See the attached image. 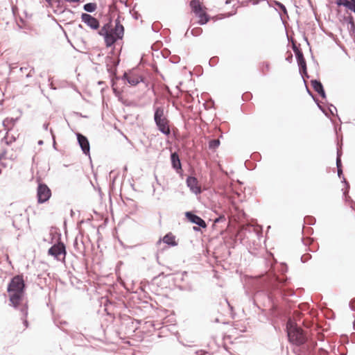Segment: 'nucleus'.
Returning a JSON list of instances; mask_svg holds the SVG:
<instances>
[{"mask_svg":"<svg viewBox=\"0 0 355 355\" xmlns=\"http://www.w3.org/2000/svg\"><path fill=\"white\" fill-rule=\"evenodd\" d=\"M37 143H38L39 145H42L44 142H43L42 140H40V141H38Z\"/></svg>","mask_w":355,"mask_h":355,"instance_id":"41","label":"nucleus"},{"mask_svg":"<svg viewBox=\"0 0 355 355\" xmlns=\"http://www.w3.org/2000/svg\"><path fill=\"white\" fill-rule=\"evenodd\" d=\"M196 16L199 17L198 23L201 25L207 24L209 21V16L205 12H202L196 15Z\"/></svg>","mask_w":355,"mask_h":355,"instance_id":"20","label":"nucleus"},{"mask_svg":"<svg viewBox=\"0 0 355 355\" xmlns=\"http://www.w3.org/2000/svg\"><path fill=\"white\" fill-rule=\"evenodd\" d=\"M105 42L107 46H112L116 41L118 40L112 33H110L106 37H104Z\"/></svg>","mask_w":355,"mask_h":355,"instance_id":"19","label":"nucleus"},{"mask_svg":"<svg viewBox=\"0 0 355 355\" xmlns=\"http://www.w3.org/2000/svg\"><path fill=\"white\" fill-rule=\"evenodd\" d=\"M112 33L118 40L122 39L124 34V28L118 19L115 21L114 28L112 30Z\"/></svg>","mask_w":355,"mask_h":355,"instance_id":"12","label":"nucleus"},{"mask_svg":"<svg viewBox=\"0 0 355 355\" xmlns=\"http://www.w3.org/2000/svg\"><path fill=\"white\" fill-rule=\"evenodd\" d=\"M46 2H48V3H49V2H50L51 0H46Z\"/></svg>","mask_w":355,"mask_h":355,"instance_id":"47","label":"nucleus"},{"mask_svg":"<svg viewBox=\"0 0 355 355\" xmlns=\"http://www.w3.org/2000/svg\"><path fill=\"white\" fill-rule=\"evenodd\" d=\"M337 170H338V177L340 178H343V182L346 184L347 189H349V185L348 182L346 181L345 178L343 176V169H342V168H337ZM347 192H348V190H347L346 191H344L343 194L345 196Z\"/></svg>","mask_w":355,"mask_h":355,"instance_id":"24","label":"nucleus"},{"mask_svg":"<svg viewBox=\"0 0 355 355\" xmlns=\"http://www.w3.org/2000/svg\"><path fill=\"white\" fill-rule=\"evenodd\" d=\"M171 160L173 168L176 171L177 173H180L182 170V164L177 153H172L171 155Z\"/></svg>","mask_w":355,"mask_h":355,"instance_id":"13","label":"nucleus"},{"mask_svg":"<svg viewBox=\"0 0 355 355\" xmlns=\"http://www.w3.org/2000/svg\"><path fill=\"white\" fill-rule=\"evenodd\" d=\"M329 111L332 115H334V112H337V109L334 105H330L329 107Z\"/></svg>","mask_w":355,"mask_h":355,"instance_id":"31","label":"nucleus"},{"mask_svg":"<svg viewBox=\"0 0 355 355\" xmlns=\"http://www.w3.org/2000/svg\"><path fill=\"white\" fill-rule=\"evenodd\" d=\"M193 230L195 232H198V231H200V227H199V226H198V227H196V226H194V227H193Z\"/></svg>","mask_w":355,"mask_h":355,"instance_id":"39","label":"nucleus"},{"mask_svg":"<svg viewBox=\"0 0 355 355\" xmlns=\"http://www.w3.org/2000/svg\"><path fill=\"white\" fill-rule=\"evenodd\" d=\"M287 279H280L276 275H273L269 280L268 288L266 291V295L268 300L272 304H274L276 295L284 296V290L282 286L286 283Z\"/></svg>","mask_w":355,"mask_h":355,"instance_id":"2","label":"nucleus"},{"mask_svg":"<svg viewBox=\"0 0 355 355\" xmlns=\"http://www.w3.org/2000/svg\"><path fill=\"white\" fill-rule=\"evenodd\" d=\"M349 23L350 24L351 28L353 30V28H355V23H354V19H353V18L352 17L349 19Z\"/></svg>","mask_w":355,"mask_h":355,"instance_id":"34","label":"nucleus"},{"mask_svg":"<svg viewBox=\"0 0 355 355\" xmlns=\"http://www.w3.org/2000/svg\"><path fill=\"white\" fill-rule=\"evenodd\" d=\"M311 258V256L309 254H304L301 257V261L302 262L304 263L306 262L308 260H309Z\"/></svg>","mask_w":355,"mask_h":355,"instance_id":"30","label":"nucleus"},{"mask_svg":"<svg viewBox=\"0 0 355 355\" xmlns=\"http://www.w3.org/2000/svg\"><path fill=\"white\" fill-rule=\"evenodd\" d=\"M340 153L339 150L337 152V158H336V167L337 168H342V163L340 159Z\"/></svg>","mask_w":355,"mask_h":355,"instance_id":"26","label":"nucleus"},{"mask_svg":"<svg viewBox=\"0 0 355 355\" xmlns=\"http://www.w3.org/2000/svg\"><path fill=\"white\" fill-rule=\"evenodd\" d=\"M187 185L190 189V190L192 191V193L195 194H198L201 193V189L198 186V180L191 176H189L187 178Z\"/></svg>","mask_w":355,"mask_h":355,"instance_id":"11","label":"nucleus"},{"mask_svg":"<svg viewBox=\"0 0 355 355\" xmlns=\"http://www.w3.org/2000/svg\"><path fill=\"white\" fill-rule=\"evenodd\" d=\"M154 121L157 129L164 135H168L171 133L168 120L164 115V108L157 107L155 108Z\"/></svg>","mask_w":355,"mask_h":355,"instance_id":"3","label":"nucleus"},{"mask_svg":"<svg viewBox=\"0 0 355 355\" xmlns=\"http://www.w3.org/2000/svg\"><path fill=\"white\" fill-rule=\"evenodd\" d=\"M4 139L6 140V142L9 144L10 143H12V141H15V137L12 136L10 138L9 137L8 133L7 132V135L4 137Z\"/></svg>","mask_w":355,"mask_h":355,"instance_id":"29","label":"nucleus"},{"mask_svg":"<svg viewBox=\"0 0 355 355\" xmlns=\"http://www.w3.org/2000/svg\"><path fill=\"white\" fill-rule=\"evenodd\" d=\"M263 294V291H257L256 293H255V297L257 298H259L261 295Z\"/></svg>","mask_w":355,"mask_h":355,"instance_id":"35","label":"nucleus"},{"mask_svg":"<svg viewBox=\"0 0 355 355\" xmlns=\"http://www.w3.org/2000/svg\"><path fill=\"white\" fill-rule=\"evenodd\" d=\"M109 26L107 24L104 25L98 32V34L104 37L109 35Z\"/></svg>","mask_w":355,"mask_h":355,"instance_id":"23","label":"nucleus"},{"mask_svg":"<svg viewBox=\"0 0 355 355\" xmlns=\"http://www.w3.org/2000/svg\"><path fill=\"white\" fill-rule=\"evenodd\" d=\"M81 20L93 30H97L100 26L98 20L89 14L83 13L81 15Z\"/></svg>","mask_w":355,"mask_h":355,"instance_id":"8","label":"nucleus"},{"mask_svg":"<svg viewBox=\"0 0 355 355\" xmlns=\"http://www.w3.org/2000/svg\"><path fill=\"white\" fill-rule=\"evenodd\" d=\"M311 85H312L314 90L316 92H318V94H320V96L322 98H326V94H325L324 89L323 88V85H322V84L321 83V82L320 80H311Z\"/></svg>","mask_w":355,"mask_h":355,"instance_id":"14","label":"nucleus"},{"mask_svg":"<svg viewBox=\"0 0 355 355\" xmlns=\"http://www.w3.org/2000/svg\"><path fill=\"white\" fill-rule=\"evenodd\" d=\"M293 55L291 54L288 58H286V60L291 62L292 60Z\"/></svg>","mask_w":355,"mask_h":355,"instance_id":"38","label":"nucleus"},{"mask_svg":"<svg viewBox=\"0 0 355 355\" xmlns=\"http://www.w3.org/2000/svg\"><path fill=\"white\" fill-rule=\"evenodd\" d=\"M30 76H31V73H30V72H29V73L26 75V77H30Z\"/></svg>","mask_w":355,"mask_h":355,"instance_id":"43","label":"nucleus"},{"mask_svg":"<svg viewBox=\"0 0 355 355\" xmlns=\"http://www.w3.org/2000/svg\"><path fill=\"white\" fill-rule=\"evenodd\" d=\"M18 118H6L3 121V125L8 131L12 129Z\"/></svg>","mask_w":355,"mask_h":355,"instance_id":"16","label":"nucleus"},{"mask_svg":"<svg viewBox=\"0 0 355 355\" xmlns=\"http://www.w3.org/2000/svg\"><path fill=\"white\" fill-rule=\"evenodd\" d=\"M220 145V141L218 139H212L209 142V148L210 149H216Z\"/></svg>","mask_w":355,"mask_h":355,"instance_id":"25","label":"nucleus"},{"mask_svg":"<svg viewBox=\"0 0 355 355\" xmlns=\"http://www.w3.org/2000/svg\"><path fill=\"white\" fill-rule=\"evenodd\" d=\"M97 5L95 3H87L83 6V9L87 12H93L96 10Z\"/></svg>","mask_w":355,"mask_h":355,"instance_id":"21","label":"nucleus"},{"mask_svg":"<svg viewBox=\"0 0 355 355\" xmlns=\"http://www.w3.org/2000/svg\"><path fill=\"white\" fill-rule=\"evenodd\" d=\"M37 196L39 203H44L51 198V191L46 184L40 183L37 189Z\"/></svg>","mask_w":355,"mask_h":355,"instance_id":"7","label":"nucleus"},{"mask_svg":"<svg viewBox=\"0 0 355 355\" xmlns=\"http://www.w3.org/2000/svg\"><path fill=\"white\" fill-rule=\"evenodd\" d=\"M49 255L58 261H64L66 256V247L62 242L53 245L48 250Z\"/></svg>","mask_w":355,"mask_h":355,"instance_id":"5","label":"nucleus"},{"mask_svg":"<svg viewBox=\"0 0 355 355\" xmlns=\"http://www.w3.org/2000/svg\"><path fill=\"white\" fill-rule=\"evenodd\" d=\"M77 140L83 152L85 155H89L90 146L87 138L80 133H76Z\"/></svg>","mask_w":355,"mask_h":355,"instance_id":"10","label":"nucleus"},{"mask_svg":"<svg viewBox=\"0 0 355 355\" xmlns=\"http://www.w3.org/2000/svg\"><path fill=\"white\" fill-rule=\"evenodd\" d=\"M186 218L193 224L198 225L200 227L206 228L207 224L205 221L200 216L193 214L191 211H187L185 213Z\"/></svg>","mask_w":355,"mask_h":355,"instance_id":"9","label":"nucleus"},{"mask_svg":"<svg viewBox=\"0 0 355 355\" xmlns=\"http://www.w3.org/2000/svg\"><path fill=\"white\" fill-rule=\"evenodd\" d=\"M225 220V217L224 216H220L214 220V223H219V222H220L222 220Z\"/></svg>","mask_w":355,"mask_h":355,"instance_id":"33","label":"nucleus"},{"mask_svg":"<svg viewBox=\"0 0 355 355\" xmlns=\"http://www.w3.org/2000/svg\"><path fill=\"white\" fill-rule=\"evenodd\" d=\"M265 67H266V69L267 70H268V69H269V64H268V63H266V64H265Z\"/></svg>","mask_w":355,"mask_h":355,"instance_id":"40","label":"nucleus"},{"mask_svg":"<svg viewBox=\"0 0 355 355\" xmlns=\"http://www.w3.org/2000/svg\"><path fill=\"white\" fill-rule=\"evenodd\" d=\"M50 132H51V134L52 137H53V146H55V136L53 135V130H52V129H51V130H50Z\"/></svg>","mask_w":355,"mask_h":355,"instance_id":"36","label":"nucleus"},{"mask_svg":"<svg viewBox=\"0 0 355 355\" xmlns=\"http://www.w3.org/2000/svg\"><path fill=\"white\" fill-rule=\"evenodd\" d=\"M201 33H202V29L200 28H193L191 31V33L193 36H198V35H200Z\"/></svg>","mask_w":355,"mask_h":355,"instance_id":"28","label":"nucleus"},{"mask_svg":"<svg viewBox=\"0 0 355 355\" xmlns=\"http://www.w3.org/2000/svg\"><path fill=\"white\" fill-rule=\"evenodd\" d=\"M275 5L281 10H282L285 14L287 13L286 8L284 4L279 1H275Z\"/></svg>","mask_w":355,"mask_h":355,"instance_id":"27","label":"nucleus"},{"mask_svg":"<svg viewBox=\"0 0 355 355\" xmlns=\"http://www.w3.org/2000/svg\"><path fill=\"white\" fill-rule=\"evenodd\" d=\"M25 283L23 277L16 275L13 277L8 285L7 292L9 296L10 305L19 310L21 314V319L26 327L28 321L26 319L28 315L27 300L24 297Z\"/></svg>","mask_w":355,"mask_h":355,"instance_id":"1","label":"nucleus"},{"mask_svg":"<svg viewBox=\"0 0 355 355\" xmlns=\"http://www.w3.org/2000/svg\"><path fill=\"white\" fill-rule=\"evenodd\" d=\"M215 322H218V318H216V319L215 320Z\"/></svg>","mask_w":355,"mask_h":355,"instance_id":"46","label":"nucleus"},{"mask_svg":"<svg viewBox=\"0 0 355 355\" xmlns=\"http://www.w3.org/2000/svg\"><path fill=\"white\" fill-rule=\"evenodd\" d=\"M352 1V3H355V0H351Z\"/></svg>","mask_w":355,"mask_h":355,"instance_id":"44","label":"nucleus"},{"mask_svg":"<svg viewBox=\"0 0 355 355\" xmlns=\"http://www.w3.org/2000/svg\"><path fill=\"white\" fill-rule=\"evenodd\" d=\"M286 329L288 340L291 343L296 345H301L306 342V337L302 329L292 324L291 322H288Z\"/></svg>","mask_w":355,"mask_h":355,"instance_id":"4","label":"nucleus"},{"mask_svg":"<svg viewBox=\"0 0 355 355\" xmlns=\"http://www.w3.org/2000/svg\"><path fill=\"white\" fill-rule=\"evenodd\" d=\"M337 4L338 6H344L345 7L349 8V10H351L352 11H353L354 13H355V3H352L350 2H349L348 1L345 0V2H341L340 0H339L338 1H337Z\"/></svg>","mask_w":355,"mask_h":355,"instance_id":"22","label":"nucleus"},{"mask_svg":"<svg viewBox=\"0 0 355 355\" xmlns=\"http://www.w3.org/2000/svg\"><path fill=\"white\" fill-rule=\"evenodd\" d=\"M162 241L170 246H176L178 245L175 236L171 232L166 234L163 237Z\"/></svg>","mask_w":355,"mask_h":355,"instance_id":"15","label":"nucleus"},{"mask_svg":"<svg viewBox=\"0 0 355 355\" xmlns=\"http://www.w3.org/2000/svg\"><path fill=\"white\" fill-rule=\"evenodd\" d=\"M293 50L295 54V57L300 69V73H301L302 77L303 78L304 76L308 77L306 71V63L304 58L302 51L294 43L293 44Z\"/></svg>","mask_w":355,"mask_h":355,"instance_id":"6","label":"nucleus"},{"mask_svg":"<svg viewBox=\"0 0 355 355\" xmlns=\"http://www.w3.org/2000/svg\"><path fill=\"white\" fill-rule=\"evenodd\" d=\"M353 31H354V34H355V28H353Z\"/></svg>","mask_w":355,"mask_h":355,"instance_id":"48","label":"nucleus"},{"mask_svg":"<svg viewBox=\"0 0 355 355\" xmlns=\"http://www.w3.org/2000/svg\"><path fill=\"white\" fill-rule=\"evenodd\" d=\"M123 78L128 81V83L132 85V86H135L137 85L138 83H140V81H141V79L140 77L139 76H128L126 73H125L123 75Z\"/></svg>","mask_w":355,"mask_h":355,"instance_id":"18","label":"nucleus"},{"mask_svg":"<svg viewBox=\"0 0 355 355\" xmlns=\"http://www.w3.org/2000/svg\"><path fill=\"white\" fill-rule=\"evenodd\" d=\"M349 305L350 309H351L352 311H355V298H354V299H353V300L349 302Z\"/></svg>","mask_w":355,"mask_h":355,"instance_id":"32","label":"nucleus"},{"mask_svg":"<svg viewBox=\"0 0 355 355\" xmlns=\"http://www.w3.org/2000/svg\"><path fill=\"white\" fill-rule=\"evenodd\" d=\"M352 1V3H355V0H351Z\"/></svg>","mask_w":355,"mask_h":355,"instance_id":"45","label":"nucleus"},{"mask_svg":"<svg viewBox=\"0 0 355 355\" xmlns=\"http://www.w3.org/2000/svg\"><path fill=\"white\" fill-rule=\"evenodd\" d=\"M318 107H319V108H320V109L323 112H324V110L322 109V107L320 105H318Z\"/></svg>","mask_w":355,"mask_h":355,"instance_id":"42","label":"nucleus"},{"mask_svg":"<svg viewBox=\"0 0 355 355\" xmlns=\"http://www.w3.org/2000/svg\"><path fill=\"white\" fill-rule=\"evenodd\" d=\"M48 127H49V123H44V124H43V128H44L45 130H48Z\"/></svg>","mask_w":355,"mask_h":355,"instance_id":"37","label":"nucleus"},{"mask_svg":"<svg viewBox=\"0 0 355 355\" xmlns=\"http://www.w3.org/2000/svg\"><path fill=\"white\" fill-rule=\"evenodd\" d=\"M190 6L196 15L203 12L199 1L192 0L190 2Z\"/></svg>","mask_w":355,"mask_h":355,"instance_id":"17","label":"nucleus"}]
</instances>
